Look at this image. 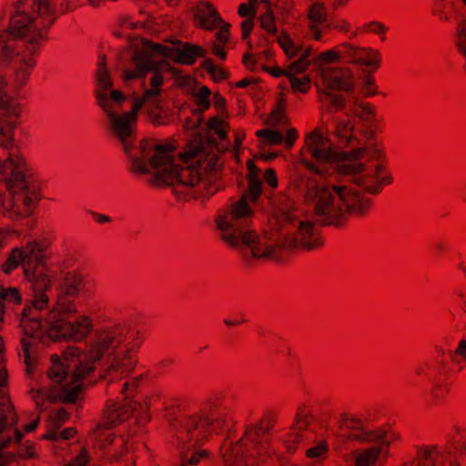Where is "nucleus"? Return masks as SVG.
I'll use <instances>...</instances> for the list:
<instances>
[{
    "label": "nucleus",
    "instance_id": "f257e3e1",
    "mask_svg": "<svg viewBox=\"0 0 466 466\" xmlns=\"http://www.w3.org/2000/svg\"><path fill=\"white\" fill-rule=\"evenodd\" d=\"M233 397L223 390L210 392L204 398L198 410L166 419L177 440L181 443L202 446L212 439L228 431L235 424Z\"/></svg>",
    "mask_w": 466,
    "mask_h": 466
},
{
    "label": "nucleus",
    "instance_id": "f03ea898",
    "mask_svg": "<svg viewBox=\"0 0 466 466\" xmlns=\"http://www.w3.org/2000/svg\"><path fill=\"white\" fill-rule=\"evenodd\" d=\"M145 340L144 334L137 329L127 325H114L97 329L87 347V358L99 361L110 351L114 352L111 364L102 379L107 380L106 394L114 380L128 376L137 364V353Z\"/></svg>",
    "mask_w": 466,
    "mask_h": 466
},
{
    "label": "nucleus",
    "instance_id": "7ed1b4c3",
    "mask_svg": "<svg viewBox=\"0 0 466 466\" xmlns=\"http://www.w3.org/2000/svg\"><path fill=\"white\" fill-rule=\"evenodd\" d=\"M279 415L274 410H266L256 423L248 424L241 438L235 443L227 446L226 442L221 452L228 464L257 460L268 452V433L277 424Z\"/></svg>",
    "mask_w": 466,
    "mask_h": 466
},
{
    "label": "nucleus",
    "instance_id": "20e7f679",
    "mask_svg": "<svg viewBox=\"0 0 466 466\" xmlns=\"http://www.w3.org/2000/svg\"><path fill=\"white\" fill-rule=\"evenodd\" d=\"M351 155L355 158L366 157L370 164L365 167L363 163L341 162L338 165V172L340 175L356 176L365 171L355 180L364 192L378 195L384 187L392 183L393 178L387 168L388 160L382 148L375 145L370 147H360L352 150Z\"/></svg>",
    "mask_w": 466,
    "mask_h": 466
},
{
    "label": "nucleus",
    "instance_id": "39448f33",
    "mask_svg": "<svg viewBox=\"0 0 466 466\" xmlns=\"http://www.w3.org/2000/svg\"><path fill=\"white\" fill-rule=\"evenodd\" d=\"M323 88L319 91V101L323 110L329 114L344 111L346 95L354 93L356 80L347 67H325L319 71Z\"/></svg>",
    "mask_w": 466,
    "mask_h": 466
},
{
    "label": "nucleus",
    "instance_id": "423d86ee",
    "mask_svg": "<svg viewBox=\"0 0 466 466\" xmlns=\"http://www.w3.org/2000/svg\"><path fill=\"white\" fill-rule=\"evenodd\" d=\"M252 214L247 202V195L231 205L229 210L217 216L215 222L221 231V239L231 248L250 246L258 239L254 230H249L241 221Z\"/></svg>",
    "mask_w": 466,
    "mask_h": 466
},
{
    "label": "nucleus",
    "instance_id": "0eeeda50",
    "mask_svg": "<svg viewBox=\"0 0 466 466\" xmlns=\"http://www.w3.org/2000/svg\"><path fill=\"white\" fill-rule=\"evenodd\" d=\"M343 153L335 151L329 145L321 129L316 127L305 137L299 162L310 172L322 176L325 173L323 166L340 162Z\"/></svg>",
    "mask_w": 466,
    "mask_h": 466
},
{
    "label": "nucleus",
    "instance_id": "6e6552de",
    "mask_svg": "<svg viewBox=\"0 0 466 466\" xmlns=\"http://www.w3.org/2000/svg\"><path fill=\"white\" fill-rule=\"evenodd\" d=\"M69 318L47 313L46 335L54 342H81L93 330L92 319L87 315H79L73 321Z\"/></svg>",
    "mask_w": 466,
    "mask_h": 466
},
{
    "label": "nucleus",
    "instance_id": "1a4fd4ad",
    "mask_svg": "<svg viewBox=\"0 0 466 466\" xmlns=\"http://www.w3.org/2000/svg\"><path fill=\"white\" fill-rule=\"evenodd\" d=\"M97 105L108 116L111 132L121 144L124 152L129 155L137 140L135 125L138 112L132 107L122 115L116 114L110 99L104 93L97 94Z\"/></svg>",
    "mask_w": 466,
    "mask_h": 466
},
{
    "label": "nucleus",
    "instance_id": "9d476101",
    "mask_svg": "<svg viewBox=\"0 0 466 466\" xmlns=\"http://www.w3.org/2000/svg\"><path fill=\"white\" fill-rule=\"evenodd\" d=\"M337 197L329 187H322L318 191L314 216L319 227L340 228L346 225L343 207L339 199L336 203Z\"/></svg>",
    "mask_w": 466,
    "mask_h": 466
},
{
    "label": "nucleus",
    "instance_id": "9b49d317",
    "mask_svg": "<svg viewBox=\"0 0 466 466\" xmlns=\"http://www.w3.org/2000/svg\"><path fill=\"white\" fill-rule=\"evenodd\" d=\"M35 2V0L33 2L32 9L37 12L40 21L33 19L25 13L17 12L10 17L7 34L15 39L28 37L27 43L35 36L36 43L40 46L39 40H47L46 33L53 24L50 26L46 25L47 21L43 18L36 7L34 8Z\"/></svg>",
    "mask_w": 466,
    "mask_h": 466
},
{
    "label": "nucleus",
    "instance_id": "f8f14e48",
    "mask_svg": "<svg viewBox=\"0 0 466 466\" xmlns=\"http://www.w3.org/2000/svg\"><path fill=\"white\" fill-rule=\"evenodd\" d=\"M19 327L23 337L20 344L24 356L26 373H31V348L37 342L42 341L46 335V318L42 319L39 315L21 316Z\"/></svg>",
    "mask_w": 466,
    "mask_h": 466
},
{
    "label": "nucleus",
    "instance_id": "ddd939ff",
    "mask_svg": "<svg viewBox=\"0 0 466 466\" xmlns=\"http://www.w3.org/2000/svg\"><path fill=\"white\" fill-rule=\"evenodd\" d=\"M332 190L343 207L346 220L349 217L362 218L370 212L372 199L364 192L347 186H332Z\"/></svg>",
    "mask_w": 466,
    "mask_h": 466
},
{
    "label": "nucleus",
    "instance_id": "4468645a",
    "mask_svg": "<svg viewBox=\"0 0 466 466\" xmlns=\"http://www.w3.org/2000/svg\"><path fill=\"white\" fill-rule=\"evenodd\" d=\"M444 452L445 466L466 465V425L453 423L446 433V445L440 447Z\"/></svg>",
    "mask_w": 466,
    "mask_h": 466
},
{
    "label": "nucleus",
    "instance_id": "2eb2a0df",
    "mask_svg": "<svg viewBox=\"0 0 466 466\" xmlns=\"http://www.w3.org/2000/svg\"><path fill=\"white\" fill-rule=\"evenodd\" d=\"M316 221H300L294 236H287L282 246L289 249L315 250L324 246V239L316 228Z\"/></svg>",
    "mask_w": 466,
    "mask_h": 466
},
{
    "label": "nucleus",
    "instance_id": "dca6fc26",
    "mask_svg": "<svg viewBox=\"0 0 466 466\" xmlns=\"http://www.w3.org/2000/svg\"><path fill=\"white\" fill-rule=\"evenodd\" d=\"M142 409L141 403H137L127 397H122L121 400L109 399L104 410L102 421L98 428L110 430L129 419L137 409Z\"/></svg>",
    "mask_w": 466,
    "mask_h": 466
},
{
    "label": "nucleus",
    "instance_id": "f3484780",
    "mask_svg": "<svg viewBox=\"0 0 466 466\" xmlns=\"http://www.w3.org/2000/svg\"><path fill=\"white\" fill-rule=\"evenodd\" d=\"M23 252V269L27 280L37 279L41 277L49 278L46 272V249L39 242L32 241L20 248Z\"/></svg>",
    "mask_w": 466,
    "mask_h": 466
},
{
    "label": "nucleus",
    "instance_id": "a211bd4d",
    "mask_svg": "<svg viewBox=\"0 0 466 466\" xmlns=\"http://www.w3.org/2000/svg\"><path fill=\"white\" fill-rule=\"evenodd\" d=\"M131 62L133 63L135 69H127L123 73V78L125 81H130L134 79H142L154 70L157 66H167L170 68V65L164 59L156 60L151 57L149 52L147 49L137 48L132 54Z\"/></svg>",
    "mask_w": 466,
    "mask_h": 466
},
{
    "label": "nucleus",
    "instance_id": "6ab92c4d",
    "mask_svg": "<svg viewBox=\"0 0 466 466\" xmlns=\"http://www.w3.org/2000/svg\"><path fill=\"white\" fill-rule=\"evenodd\" d=\"M39 53V46L34 36L25 46V51L18 56L14 62V82L17 87L24 86L36 65L35 56Z\"/></svg>",
    "mask_w": 466,
    "mask_h": 466
},
{
    "label": "nucleus",
    "instance_id": "aec40b11",
    "mask_svg": "<svg viewBox=\"0 0 466 466\" xmlns=\"http://www.w3.org/2000/svg\"><path fill=\"white\" fill-rule=\"evenodd\" d=\"M347 115L358 117L363 122L364 128L361 130V133L367 140L372 141L375 139L378 121L376 118L375 106L371 103L359 102L358 99H355L354 102L350 104Z\"/></svg>",
    "mask_w": 466,
    "mask_h": 466
},
{
    "label": "nucleus",
    "instance_id": "412c9836",
    "mask_svg": "<svg viewBox=\"0 0 466 466\" xmlns=\"http://www.w3.org/2000/svg\"><path fill=\"white\" fill-rule=\"evenodd\" d=\"M31 283L33 296L31 300L25 305L22 314L25 317L30 315H39V312L49 306V297L46 292L51 290V279L43 278L28 280Z\"/></svg>",
    "mask_w": 466,
    "mask_h": 466
},
{
    "label": "nucleus",
    "instance_id": "4be33fe9",
    "mask_svg": "<svg viewBox=\"0 0 466 466\" xmlns=\"http://www.w3.org/2000/svg\"><path fill=\"white\" fill-rule=\"evenodd\" d=\"M343 53L348 55V60L351 64L365 66L370 72L377 71L381 66V54L378 49L371 47L355 46L350 43H342Z\"/></svg>",
    "mask_w": 466,
    "mask_h": 466
},
{
    "label": "nucleus",
    "instance_id": "5701e85b",
    "mask_svg": "<svg viewBox=\"0 0 466 466\" xmlns=\"http://www.w3.org/2000/svg\"><path fill=\"white\" fill-rule=\"evenodd\" d=\"M311 420L310 407L306 403L299 405L296 412L294 425L284 439L285 446L289 451H295L297 445L302 441V432L308 429Z\"/></svg>",
    "mask_w": 466,
    "mask_h": 466
},
{
    "label": "nucleus",
    "instance_id": "b1692460",
    "mask_svg": "<svg viewBox=\"0 0 466 466\" xmlns=\"http://www.w3.org/2000/svg\"><path fill=\"white\" fill-rule=\"evenodd\" d=\"M438 355L419 363L414 369V374L423 377L433 382L437 380H443L448 377L447 362L444 359V352L441 349L436 348Z\"/></svg>",
    "mask_w": 466,
    "mask_h": 466
},
{
    "label": "nucleus",
    "instance_id": "393cba45",
    "mask_svg": "<svg viewBox=\"0 0 466 466\" xmlns=\"http://www.w3.org/2000/svg\"><path fill=\"white\" fill-rule=\"evenodd\" d=\"M198 150H190L187 152L180 153L179 157L181 161L187 166H179V180L178 184L194 187L198 185L200 181V163L198 161L195 163H190L195 157L197 156Z\"/></svg>",
    "mask_w": 466,
    "mask_h": 466
},
{
    "label": "nucleus",
    "instance_id": "a878e982",
    "mask_svg": "<svg viewBox=\"0 0 466 466\" xmlns=\"http://www.w3.org/2000/svg\"><path fill=\"white\" fill-rule=\"evenodd\" d=\"M177 44L180 46L172 47L170 56V60L177 64L192 66L198 58L205 57L207 55L206 49L201 46L181 41H177Z\"/></svg>",
    "mask_w": 466,
    "mask_h": 466
},
{
    "label": "nucleus",
    "instance_id": "bb28decb",
    "mask_svg": "<svg viewBox=\"0 0 466 466\" xmlns=\"http://www.w3.org/2000/svg\"><path fill=\"white\" fill-rule=\"evenodd\" d=\"M350 439L360 442H379V446L384 450L398 439V435L381 428L375 430L362 428L360 432L351 434Z\"/></svg>",
    "mask_w": 466,
    "mask_h": 466
},
{
    "label": "nucleus",
    "instance_id": "cd10ccee",
    "mask_svg": "<svg viewBox=\"0 0 466 466\" xmlns=\"http://www.w3.org/2000/svg\"><path fill=\"white\" fill-rule=\"evenodd\" d=\"M218 22H222L218 10L208 2L199 3L194 14V23L205 30H213Z\"/></svg>",
    "mask_w": 466,
    "mask_h": 466
},
{
    "label": "nucleus",
    "instance_id": "c85d7f7f",
    "mask_svg": "<svg viewBox=\"0 0 466 466\" xmlns=\"http://www.w3.org/2000/svg\"><path fill=\"white\" fill-rule=\"evenodd\" d=\"M88 284L87 278L76 270L66 272L60 279L57 291L76 297Z\"/></svg>",
    "mask_w": 466,
    "mask_h": 466
},
{
    "label": "nucleus",
    "instance_id": "c756f323",
    "mask_svg": "<svg viewBox=\"0 0 466 466\" xmlns=\"http://www.w3.org/2000/svg\"><path fill=\"white\" fill-rule=\"evenodd\" d=\"M18 124V118L0 117V158L7 156L15 157L9 153L14 146V133Z\"/></svg>",
    "mask_w": 466,
    "mask_h": 466
},
{
    "label": "nucleus",
    "instance_id": "7c9ffc66",
    "mask_svg": "<svg viewBox=\"0 0 466 466\" xmlns=\"http://www.w3.org/2000/svg\"><path fill=\"white\" fill-rule=\"evenodd\" d=\"M158 144H156L154 140L144 138L139 143V151L141 154V157H131L130 154L128 155L131 158V167L129 168V171L134 174L137 175H146L150 172L147 158H148L151 156V153L156 150V147Z\"/></svg>",
    "mask_w": 466,
    "mask_h": 466
},
{
    "label": "nucleus",
    "instance_id": "2f4dec72",
    "mask_svg": "<svg viewBox=\"0 0 466 466\" xmlns=\"http://www.w3.org/2000/svg\"><path fill=\"white\" fill-rule=\"evenodd\" d=\"M141 405H144L145 410L138 411L136 420L138 424L145 425L151 420L150 410L157 411L160 410L161 409L165 410L167 402L160 391H155L147 395L144 400V403Z\"/></svg>",
    "mask_w": 466,
    "mask_h": 466
},
{
    "label": "nucleus",
    "instance_id": "473e14b6",
    "mask_svg": "<svg viewBox=\"0 0 466 466\" xmlns=\"http://www.w3.org/2000/svg\"><path fill=\"white\" fill-rule=\"evenodd\" d=\"M179 166L172 162L162 170L157 171L152 178V184L159 186H174L178 184Z\"/></svg>",
    "mask_w": 466,
    "mask_h": 466
},
{
    "label": "nucleus",
    "instance_id": "72a5a7b5",
    "mask_svg": "<svg viewBox=\"0 0 466 466\" xmlns=\"http://www.w3.org/2000/svg\"><path fill=\"white\" fill-rule=\"evenodd\" d=\"M76 297L65 295L62 292L57 291L56 301L53 305L52 309L48 313H55L69 318L77 312V308L75 302Z\"/></svg>",
    "mask_w": 466,
    "mask_h": 466
},
{
    "label": "nucleus",
    "instance_id": "f704fd0d",
    "mask_svg": "<svg viewBox=\"0 0 466 466\" xmlns=\"http://www.w3.org/2000/svg\"><path fill=\"white\" fill-rule=\"evenodd\" d=\"M172 150L173 147L170 145H157L154 154L147 158V165L149 164L155 169L168 166L174 162Z\"/></svg>",
    "mask_w": 466,
    "mask_h": 466
},
{
    "label": "nucleus",
    "instance_id": "c9c22d12",
    "mask_svg": "<svg viewBox=\"0 0 466 466\" xmlns=\"http://www.w3.org/2000/svg\"><path fill=\"white\" fill-rule=\"evenodd\" d=\"M96 81L98 88L96 91V97L98 93H104L107 96L106 91L113 86L111 76L106 69V58L105 55H99L97 60Z\"/></svg>",
    "mask_w": 466,
    "mask_h": 466
},
{
    "label": "nucleus",
    "instance_id": "e433bc0d",
    "mask_svg": "<svg viewBox=\"0 0 466 466\" xmlns=\"http://www.w3.org/2000/svg\"><path fill=\"white\" fill-rule=\"evenodd\" d=\"M147 115L149 122L154 127L167 126L171 122V114L168 110L164 109L159 101L149 104L147 106Z\"/></svg>",
    "mask_w": 466,
    "mask_h": 466
},
{
    "label": "nucleus",
    "instance_id": "4c0bfd02",
    "mask_svg": "<svg viewBox=\"0 0 466 466\" xmlns=\"http://www.w3.org/2000/svg\"><path fill=\"white\" fill-rule=\"evenodd\" d=\"M50 360L52 365L47 371V375L52 381L62 384L69 374L68 368L62 362L60 357L56 354L51 355Z\"/></svg>",
    "mask_w": 466,
    "mask_h": 466
},
{
    "label": "nucleus",
    "instance_id": "58836bf2",
    "mask_svg": "<svg viewBox=\"0 0 466 466\" xmlns=\"http://www.w3.org/2000/svg\"><path fill=\"white\" fill-rule=\"evenodd\" d=\"M83 385L80 382H70L62 384L59 398L62 402L67 404H74L77 401L80 393L82 392Z\"/></svg>",
    "mask_w": 466,
    "mask_h": 466
},
{
    "label": "nucleus",
    "instance_id": "ea45409f",
    "mask_svg": "<svg viewBox=\"0 0 466 466\" xmlns=\"http://www.w3.org/2000/svg\"><path fill=\"white\" fill-rule=\"evenodd\" d=\"M447 378L443 380H437L432 382L431 388L430 397L431 402L433 405L441 404L444 401L450 392V387L447 382Z\"/></svg>",
    "mask_w": 466,
    "mask_h": 466
},
{
    "label": "nucleus",
    "instance_id": "a19ab883",
    "mask_svg": "<svg viewBox=\"0 0 466 466\" xmlns=\"http://www.w3.org/2000/svg\"><path fill=\"white\" fill-rule=\"evenodd\" d=\"M16 54L15 40L8 34L0 35V63L6 64Z\"/></svg>",
    "mask_w": 466,
    "mask_h": 466
},
{
    "label": "nucleus",
    "instance_id": "79ce46f5",
    "mask_svg": "<svg viewBox=\"0 0 466 466\" xmlns=\"http://www.w3.org/2000/svg\"><path fill=\"white\" fill-rule=\"evenodd\" d=\"M342 44L338 45L333 49L319 53L314 59L318 64H333L339 62L341 58H347L348 55L343 53Z\"/></svg>",
    "mask_w": 466,
    "mask_h": 466
},
{
    "label": "nucleus",
    "instance_id": "37998d69",
    "mask_svg": "<svg viewBox=\"0 0 466 466\" xmlns=\"http://www.w3.org/2000/svg\"><path fill=\"white\" fill-rule=\"evenodd\" d=\"M382 451L380 446H371L366 449L356 458L355 466H373Z\"/></svg>",
    "mask_w": 466,
    "mask_h": 466
},
{
    "label": "nucleus",
    "instance_id": "c03bdc74",
    "mask_svg": "<svg viewBox=\"0 0 466 466\" xmlns=\"http://www.w3.org/2000/svg\"><path fill=\"white\" fill-rule=\"evenodd\" d=\"M266 11L259 17L260 27L268 34L275 35L278 33L276 18L272 10V4H264Z\"/></svg>",
    "mask_w": 466,
    "mask_h": 466
},
{
    "label": "nucleus",
    "instance_id": "a18cd8bd",
    "mask_svg": "<svg viewBox=\"0 0 466 466\" xmlns=\"http://www.w3.org/2000/svg\"><path fill=\"white\" fill-rule=\"evenodd\" d=\"M85 359L86 362H80L72 371L71 380L72 382H80L81 380L91 374L95 370V363L96 361L90 360L87 358V350L85 353Z\"/></svg>",
    "mask_w": 466,
    "mask_h": 466
},
{
    "label": "nucleus",
    "instance_id": "49530a36",
    "mask_svg": "<svg viewBox=\"0 0 466 466\" xmlns=\"http://www.w3.org/2000/svg\"><path fill=\"white\" fill-rule=\"evenodd\" d=\"M308 19L310 24L319 25L327 20V8L323 3L315 2L308 9Z\"/></svg>",
    "mask_w": 466,
    "mask_h": 466
},
{
    "label": "nucleus",
    "instance_id": "de8ad7c7",
    "mask_svg": "<svg viewBox=\"0 0 466 466\" xmlns=\"http://www.w3.org/2000/svg\"><path fill=\"white\" fill-rule=\"evenodd\" d=\"M23 252L20 248H14L9 253L6 260L2 265V271L9 275L12 271L18 268L19 265L23 266Z\"/></svg>",
    "mask_w": 466,
    "mask_h": 466
},
{
    "label": "nucleus",
    "instance_id": "09e8293b",
    "mask_svg": "<svg viewBox=\"0 0 466 466\" xmlns=\"http://www.w3.org/2000/svg\"><path fill=\"white\" fill-rule=\"evenodd\" d=\"M142 46L149 52L151 57L154 56H161L162 57L170 59L172 46L155 43L147 39H143Z\"/></svg>",
    "mask_w": 466,
    "mask_h": 466
},
{
    "label": "nucleus",
    "instance_id": "8fccbe9b",
    "mask_svg": "<svg viewBox=\"0 0 466 466\" xmlns=\"http://www.w3.org/2000/svg\"><path fill=\"white\" fill-rule=\"evenodd\" d=\"M37 8L39 14L47 21L46 25L50 26L56 20V9L48 0H35L34 8Z\"/></svg>",
    "mask_w": 466,
    "mask_h": 466
},
{
    "label": "nucleus",
    "instance_id": "3c124183",
    "mask_svg": "<svg viewBox=\"0 0 466 466\" xmlns=\"http://www.w3.org/2000/svg\"><path fill=\"white\" fill-rule=\"evenodd\" d=\"M0 300L20 305L22 303V295L19 289L15 287L5 288L0 285Z\"/></svg>",
    "mask_w": 466,
    "mask_h": 466
},
{
    "label": "nucleus",
    "instance_id": "603ef678",
    "mask_svg": "<svg viewBox=\"0 0 466 466\" xmlns=\"http://www.w3.org/2000/svg\"><path fill=\"white\" fill-rule=\"evenodd\" d=\"M353 131V126L350 122L344 121L338 123L335 128L336 136L346 144H351L356 139Z\"/></svg>",
    "mask_w": 466,
    "mask_h": 466
},
{
    "label": "nucleus",
    "instance_id": "864d4df0",
    "mask_svg": "<svg viewBox=\"0 0 466 466\" xmlns=\"http://www.w3.org/2000/svg\"><path fill=\"white\" fill-rule=\"evenodd\" d=\"M289 79L293 92H299L301 94L309 92L310 88V78L308 76L299 78L290 73Z\"/></svg>",
    "mask_w": 466,
    "mask_h": 466
},
{
    "label": "nucleus",
    "instance_id": "5fc2aeb1",
    "mask_svg": "<svg viewBox=\"0 0 466 466\" xmlns=\"http://www.w3.org/2000/svg\"><path fill=\"white\" fill-rule=\"evenodd\" d=\"M208 127L215 132L220 139H225L227 135V128L228 125L226 124L220 117L212 116L208 122Z\"/></svg>",
    "mask_w": 466,
    "mask_h": 466
},
{
    "label": "nucleus",
    "instance_id": "6e6d98bb",
    "mask_svg": "<svg viewBox=\"0 0 466 466\" xmlns=\"http://www.w3.org/2000/svg\"><path fill=\"white\" fill-rule=\"evenodd\" d=\"M256 136L258 137H265L271 145H280L284 141L283 135L279 131L268 128L258 130Z\"/></svg>",
    "mask_w": 466,
    "mask_h": 466
},
{
    "label": "nucleus",
    "instance_id": "4d7b16f0",
    "mask_svg": "<svg viewBox=\"0 0 466 466\" xmlns=\"http://www.w3.org/2000/svg\"><path fill=\"white\" fill-rule=\"evenodd\" d=\"M372 72H369L365 74L363 76L364 86L362 87V95L365 97H371L378 94V86L375 82V78L371 74Z\"/></svg>",
    "mask_w": 466,
    "mask_h": 466
},
{
    "label": "nucleus",
    "instance_id": "13d9d810",
    "mask_svg": "<svg viewBox=\"0 0 466 466\" xmlns=\"http://www.w3.org/2000/svg\"><path fill=\"white\" fill-rule=\"evenodd\" d=\"M210 94L211 91L207 86H203L199 88L195 103L199 107L200 111H206L210 107Z\"/></svg>",
    "mask_w": 466,
    "mask_h": 466
},
{
    "label": "nucleus",
    "instance_id": "bf43d9fd",
    "mask_svg": "<svg viewBox=\"0 0 466 466\" xmlns=\"http://www.w3.org/2000/svg\"><path fill=\"white\" fill-rule=\"evenodd\" d=\"M248 189V198L252 203H256L262 193V182L260 179H247Z\"/></svg>",
    "mask_w": 466,
    "mask_h": 466
},
{
    "label": "nucleus",
    "instance_id": "052dcab7",
    "mask_svg": "<svg viewBox=\"0 0 466 466\" xmlns=\"http://www.w3.org/2000/svg\"><path fill=\"white\" fill-rule=\"evenodd\" d=\"M329 451V445L326 441H320L317 445L306 451V456L310 459H319L324 457Z\"/></svg>",
    "mask_w": 466,
    "mask_h": 466
},
{
    "label": "nucleus",
    "instance_id": "680f3d73",
    "mask_svg": "<svg viewBox=\"0 0 466 466\" xmlns=\"http://www.w3.org/2000/svg\"><path fill=\"white\" fill-rule=\"evenodd\" d=\"M141 380L142 376H138L122 383L120 386V393L122 394V397H127L128 400H131L130 397L135 393Z\"/></svg>",
    "mask_w": 466,
    "mask_h": 466
},
{
    "label": "nucleus",
    "instance_id": "e2e57ef3",
    "mask_svg": "<svg viewBox=\"0 0 466 466\" xmlns=\"http://www.w3.org/2000/svg\"><path fill=\"white\" fill-rule=\"evenodd\" d=\"M189 405V400L186 397H177L170 400L169 402H167L165 406V410L174 417L169 411L172 410H178L179 411L185 410Z\"/></svg>",
    "mask_w": 466,
    "mask_h": 466
},
{
    "label": "nucleus",
    "instance_id": "0e129e2a",
    "mask_svg": "<svg viewBox=\"0 0 466 466\" xmlns=\"http://www.w3.org/2000/svg\"><path fill=\"white\" fill-rule=\"evenodd\" d=\"M285 116V102L280 100L277 106L271 110L268 122L271 125H279Z\"/></svg>",
    "mask_w": 466,
    "mask_h": 466
},
{
    "label": "nucleus",
    "instance_id": "69168bd1",
    "mask_svg": "<svg viewBox=\"0 0 466 466\" xmlns=\"http://www.w3.org/2000/svg\"><path fill=\"white\" fill-rule=\"evenodd\" d=\"M457 46L459 52L466 57V22L461 21L457 28Z\"/></svg>",
    "mask_w": 466,
    "mask_h": 466
},
{
    "label": "nucleus",
    "instance_id": "338daca9",
    "mask_svg": "<svg viewBox=\"0 0 466 466\" xmlns=\"http://www.w3.org/2000/svg\"><path fill=\"white\" fill-rule=\"evenodd\" d=\"M389 28L379 21H371L363 25V31L366 33L375 34L380 36H384Z\"/></svg>",
    "mask_w": 466,
    "mask_h": 466
},
{
    "label": "nucleus",
    "instance_id": "774afa93",
    "mask_svg": "<svg viewBox=\"0 0 466 466\" xmlns=\"http://www.w3.org/2000/svg\"><path fill=\"white\" fill-rule=\"evenodd\" d=\"M274 7L283 18H287L291 15L294 3L293 0H277Z\"/></svg>",
    "mask_w": 466,
    "mask_h": 466
}]
</instances>
